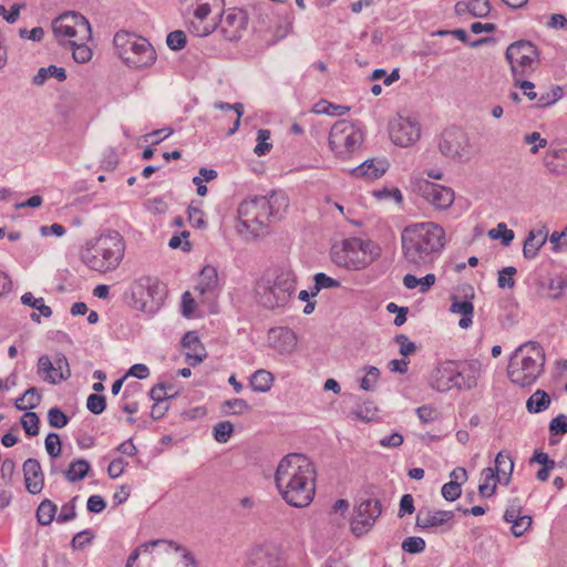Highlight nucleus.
<instances>
[{"instance_id":"obj_1","label":"nucleus","mask_w":567,"mask_h":567,"mask_svg":"<svg viewBox=\"0 0 567 567\" xmlns=\"http://www.w3.org/2000/svg\"><path fill=\"white\" fill-rule=\"evenodd\" d=\"M317 472L303 454L290 453L281 458L276 474V487L282 499L292 507H307L316 494Z\"/></svg>"},{"instance_id":"obj_2","label":"nucleus","mask_w":567,"mask_h":567,"mask_svg":"<svg viewBox=\"0 0 567 567\" xmlns=\"http://www.w3.org/2000/svg\"><path fill=\"white\" fill-rule=\"evenodd\" d=\"M401 246L405 264L416 268L427 267L442 255L446 234L436 223H413L403 228Z\"/></svg>"},{"instance_id":"obj_3","label":"nucleus","mask_w":567,"mask_h":567,"mask_svg":"<svg viewBox=\"0 0 567 567\" xmlns=\"http://www.w3.org/2000/svg\"><path fill=\"white\" fill-rule=\"evenodd\" d=\"M125 249L123 237L117 231H109L85 243L81 260L91 270L105 275L120 267Z\"/></svg>"},{"instance_id":"obj_4","label":"nucleus","mask_w":567,"mask_h":567,"mask_svg":"<svg viewBox=\"0 0 567 567\" xmlns=\"http://www.w3.org/2000/svg\"><path fill=\"white\" fill-rule=\"evenodd\" d=\"M380 256V248L371 240L352 237L331 248L333 264L347 270H362Z\"/></svg>"},{"instance_id":"obj_5","label":"nucleus","mask_w":567,"mask_h":567,"mask_svg":"<svg viewBox=\"0 0 567 567\" xmlns=\"http://www.w3.org/2000/svg\"><path fill=\"white\" fill-rule=\"evenodd\" d=\"M113 44L118 58L132 69L151 68L157 59L153 45L144 37L128 31L115 33Z\"/></svg>"},{"instance_id":"obj_6","label":"nucleus","mask_w":567,"mask_h":567,"mask_svg":"<svg viewBox=\"0 0 567 567\" xmlns=\"http://www.w3.org/2000/svg\"><path fill=\"white\" fill-rule=\"evenodd\" d=\"M297 276L289 269H281L274 281L262 278L257 281L255 291L258 302L265 308L275 309L288 305L296 292Z\"/></svg>"},{"instance_id":"obj_7","label":"nucleus","mask_w":567,"mask_h":567,"mask_svg":"<svg viewBox=\"0 0 567 567\" xmlns=\"http://www.w3.org/2000/svg\"><path fill=\"white\" fill-rule=\"evenodd\" d=\"M124 297L132 309L153 316L163 305V288L156 278L144 276L130 285Z\"/></svg>"},{"instance_id":"obj_8","label":"nucleus","mask_w":567,"mask_h":567,"mask_svg":"<svg viewBox=\"0 0 567 567\" xmlns=\"http://www.w3.org/2000/svg\"><path fill=\"white\" fill-rule=\"evenodd\" d=\"M440 153L456 163H468L478 153V147L470 135L457 127L445 130L437 141Z\"/></svg>"},{"instance_id":"obj_9","label":"nucleus","mask_w":567,"mask_h":567,"mask_svg":"<svg viewBox=\"0 0 567 567\" xmlns=\"http://www.w3.org/2000/svg\"><path fill=\"white\" fill-rule=\"evenodd\" d=\"M362 128L349 121L342 120L334 123L329 133V146L336 156L347 158L363 143Z\"/></svg>"},{"instance_id":"obj_10","label":"nucleus","mask_w":567,"mask_h":567,"mask_svg":"<svg viewBox=\"0 0 567 567\" xmlns=\"http://www.w3.org/2000/svg\"><path fill=\"white\" fill-rule=\"evenodd\" d=\"M52 30L60 42L69 44L73 41H89L92 38V30L87 19L73 11L65 12L54 19Z\"/></svg>"},{"instance_id":"obj_11","label":"nucleus","mask_w":567,"mask_h":567,"mask_svg":"<svg viewBox=\"0 0 567 567\" xmlns=\"http://www.w3.org/2000/svg\"><path fill=\"white\" fill-rule=\"evenodd\" d=\"M505 55L511 64L516 85L523 90L524 95L532 100V82L520 80L525 69L532 64V42L528 40L516 41L507 48Z\"/></svg>"},{"instance_id":"obj_12","label":"nucleus","mask_w":567,"mask_h":567,"mask_svg":"<svg viewBox=\"0 0 567 567\" xmlns=\"http://www.w3.org/2000/svg\"><path fill=\"white\" fill-rule=\"evenodd\" d=\"M188 13L193 14L188 30L196 37H207L216 28V23L207 22L206 19L215 8H220L224 0H183Z\"/></svg>"},{"instance_id":"obj_13","label":"nucleus","mask_w":567,"mask_h":567,"mask_svg":"<svg viewBox=\"0 0 567 567\" xmlns=\"http://www.w3.org/2000/svg\"><path fill=\"white\" fill-rule=\"evenodd\" d=\"M37 374L48 384H60L71 378L69 360L62 352L55 353L53 358L42 354L37 362Z\"/></svg>"},{"instance_id":"obj_14","label":"nucleus","mask_w":567,"mask_h":567,"mask_svg":"<svg viewBox=\"0 0 567 567\" xmlns=\"http://www.w3.org/2000/svg\"><path fill=\"white\" fill-rule=\"evenodd\" d=\"M532 342L519 346L512 354L508 363V377L511 381L522 388L532 384Z\"/></svg>"},{"instance_id":"obj_15","label":"nucleus","mask_w":567,"mask_h":567,"mask_svg":"<svg viewBox=\"0 0 567 567\" xmlns=\"http://www.w3.org/2000/svg\"><path fill=\"white\" fill-rule=\"evenodd\" d=\"M389 135L394 145L409 147L420 140L421 125L415 117L399 115L390 122Z\"/></svg>"},{"instance_id":"obj_16","label":"nucleus","mask_w":567,"mask_h":567,"mask_svg":"<svg viewBox=\"0 0 567 567\" xmlns=\"http://www.w3.org/2000/svg\"><path fill=\"white\" fill-rule=\"evenodd\" d=\"M254 204L259 216V225H264L267 228L269 219L281 218L286 212L289 199L284 192H272L269 196H255L252 197Z\"/></svg>"},{"instance_id":"obj_17","label":"nucleus","mask_w":567,"mask_h":567,"mask_svg":"<svg viewBox=\"0 0 567 567\" xmlns=\"http://www.w3.org/2000/svg\"><path fill=\"white\" fill-rule=\"evenodd\" d=\"M245 567H284L281 551L271 544L255 546L247 554Z\"/></svg>"},{"instance_id":"obj_18","label":"nucleus","mask_w":567,"mask_h":567,"mask_svg":"<svg viewBox=\"0 0 567 567\" xmlns=\"http://www.w3.org/2000/svg\"><path fill=\"white\" fill-rule=\"evenodd\" d=\"M381 514L378 499L362 501L357 507V514L351 523V529L357 536L365 534Z\"/></svg>"},{"instance_id":"obj_19","label":"nucleus","mask_w":567,"mask_h":567,"mask_svg":"<svg viewBox=\"0 0 567 567\" xmlns=\"http://www.w3.org/2000/svg\"><path fill=\"white\" fill-rule=\"evenodd\" d=\"M419 190L424 200L436 209H447L454 203V192L450 187L424 181L420 183Z\"/></svg>"},{"instance_id":"obj_20","label":"nucleus","mask_w":567,"mask_h":567,"mask_svg":"<svg viewBox=\"0 0 567 567\" xmlns=\"http://www.w3.org/2000/svg\"><path fill=\"white\" fill-rule=\"evenodd\" d=\"M248 22L247 14L241 9H229L220 18L219 28L224 38L228 41H238Z\"/></svg>"},{"instance_id":"obj_21","label":"nucleus","mask_w":567,"mask_h":567,"mask_svg":"<svg viewBox=\"0 0 567 567\" xmlns=\"http://www.w3.org/2000/svg\"><path fill=\"white\" fill-rule=\"evenodd\" d=\"M254 204L252 197L243 200L238 207V230L240 234H249L254 237L260 236L265 231V226L259 225V216Z\"/></svg>"},{"instance_id":"obj_22","label":"nucleus","mask_w":567,"mask_h":567,"mask_svg":"<svg viewBox=\"0 0 567 567\" xmlns=\"http://www.w3.org/2000/svg\"><path fill=\"white\" fill-rule=\"evenodd\" d=\"M456 361L444 360L439 362L429 377V385L441 393L454 389Z\"/></svg>"},{"instance_id":"obj_23","label":"nucleus","mask_w":567,"mask_h":567,"mask_svg":"<svg viewBox=\"0 0 567 567\" xmlns=\"http://www.w3.org/2000/svg\"><path fill=\"white\" fill-rule=\"evenodd\" d=\"M474 298V290L472 287L464 289L463 296L453 295L451 297L450 311L455 315H460L458 327L462 329H468L473 324L474 317V305L472 302Z\"/></svg>"},{"instance_id":"obj_24","label":"nucleus","mask_w":567,"mask_h":567,"mask_svg":"<svg viewBox=\"0 0 567 567\" xmlns=\"http://www.w3.org/2000/svg\"><path fill=\"white\" fill-rule=\"evenodd\" d=\"M267 341L269 347L280 354H291L298 344L297 334L288 327L271 328Z\"/></svg>"},{"instance_id":"obj_25","label":"nucleus","mask_w":567,"mask_h":567,"mask_svg":"<svg viewBox=\"0 0 567 567\" xmlns=\"http://www.w3.org/2000/svg\"><path fill=\"white\" fill-rule=\"evenodd\" d=\"M454 389L471 390L477 385L481 375V365L477 361L457 362Z\"/></svg>"},{"instance_id":"obj_26","label":"nucleus","mask_w":567,"mask_h":567,"mask_svg":"<svg viewBox=\"0 0 567 567\" xmlns=\"http://www.w3.org/2000/svg\"><path fill=\"white\" fill-rule=\"evenodd\" d=\"M22 468L27 491L33 495L41 493L44 486V475L40 462L35 458H28Z\"/></svg>"},{"instance_id":"obj_27","label":"nucleus","mask_w":567,"mask_h":567,"mask_svg":"<svg viewBox=\"0 0 567 567\" xmlns=\"http://www.w3.org/2000/svg\"><path fill=\"white\" fill-rule=\"evenodd\" d=\"M219 288L217 269L214 266L206 265L200 270L196 285L195 291L203 298L214 297Z\"/></svg>"},{"instance_id":"obj_28","label":"nucleus","mask_w":567,"mask_h":567,"mask_svg":"<svg viewBox=\"0 0 567 567\" xmlns=\"http://www.w3.org/2000/svg\"><path fill=\"white\" fill-rule=\"evenodd\" d=\"M454 518L452 511L424 509L416 516V526L423 529L440 527L450 523Z\"/></svg>"},{"instance_id":"obj_29","label":"nucleus","mask_w":567,"mask_h":567,"mask_svg":"<svg viewBox=\"0 0 567 567\" xmlns=\"http://www.w3.org/2000/svg\"><path fill=\"white\" fill-rule=\"evenodd\" d=\"M389 164L384 158H370L351 171L352 176L373 181L381 177L388 169Z\"/></svg>"},{"instance_id":"obj_30","label":"nucleus","mask_w":567,"mask_h":567,"mask_svg":"<svg viewBox=\"0 0 567 567\" xmlns=\"http://www.w3.org/2000/svg\"><path fill=\"white\" fill-rule=\"evenodd\" d=\"M544 165L550 173L567 174V150L550 148L544 158Z\"/></svg>"},{"instance_id":"obj_31","label":"nucleus","mask_w":567,"mask_h":567,"mask_svg":"<svg viewBox=\"0 0 567 567\" xmlns=\"http://www.w3.org/2000/svg\"><path fill=\"white\" fill-rule=\"evenodd\" d=\"M495 473L497 474L498 484L506 485L509 482L514 470V462L508 454L499 452L495 458Z\"/></svg>"},{"instance_id":"obj_32","label":"nucleus","mask_w":567,"mask_h":567,"mask_svg":"<svg viewBox=\"0 0 567 567\" xmlns=\"http://www.w3.org/2000/svg\"><path fill=\"white\" fill-rule=\"evenodd\" d=\"M272 383V373L264 369L255 371L249 380L250 388L252 391L258 393H266L270 391Z\"/></svg>"},{"instance_id":"obj_33","label":"nucleus","mask_w":567,"mask_h":567,"mask_svg":"<svg viewBox=\"0 0 567 567\" xmlns=\"http://www.w3.org/2000/svg\"><path fill=\"white\" fill-rule=\"evenodd\" d=\"M497 474L493 467H486L481 473V483L478 492L483 497L492 496L495 493L497 484Z\"/></svg>"},{"instance_id":"obj_34","label":"nucleus","mask_w":567,"mask_h":567,"mask_svg":"<svg viewBox=\"0 0 567 567\" xmlns=\"http://www.w3.org/2000/svg\"><path fill=\"white\" fill-rule=\"evenodd\" d=\"M90 468L91 465L86 460H74L73 462H71L68 470L64 472L65 478L71 483L79 482L87 475Z\"/></svg>"},{"instance_id":"obj_35","label":"nucleus","mask_w":567,"mask_h":567,"mask_svg":"<svg viewBox=\"0 0 567 567\" xmlns=\"http://www.w3.org/2000/svg\"><path fill=\"white\" fill-rule=\"evenodd\" d=\"M41 393L37 388H29L22 396L16 400V408L21 411H27L37 408L41 402Z\"/></svg>"},{"instance_id":"obj_36","label":"nucleus","mask_w":567,"mask_h":567,"mask_svg":"<svg viewBox=\"0 0 567 567\" xmlns=\"http://www.w3.org/2000/svg\"><path fill=\"white\" fill-rule=\"evenodd\" d=\"M49 78H55L59 81L66 79V72L63 68L56 65H49L48 68H41L32 79L34 85H42Z\"/></svg>"},{"instance_id":"obj_37","label":"nucleus","mask_w":567,"mask_h":567,"mask_svg":"<svg viewBox=\"0 0 567 567\" xmlns=\"http://www.w3.org/2000/svg\"><path fill=\"white\" fill-rule=\"evenodd\" d=\"M56 509V505L52 501H42L37 508L38 523L43 526L50 525L55 518Z\"/></svg>"},{"instance_id":"obj_38","label":"nucleus","mask_w":567,"mask_h":567,"mask_svg":"<svg viewBox=\"0 0 567 567\" xmlns=\"http://www.w3.org/2000/svg\"><path fill=\"white\" fill-rule=\"evenodd\" d=\"M20 300L23 306L38 310L44 318H50L52 316L51 308L45 305L42 297L37 298L32 292H24Z\"/></svg>"},{"instance_id":"obj_39","label":"nucleus","mask_w":567,"mask_h":567,"mask_svg":"<svg viewBox=\"0 0 567 567\" xmlns=\"http://www.w3.org/2000/svg\"><path fill=\"white\" fill-rule=\"evenodd\" d=\"M177 391L171 384L159 383L154 385L150 391V396L154 402H166L167 400L175 398Z\"/></svg>"},{"instance_id":"obj_40","label":"nucleus","mask_w":567,"mask_h":567,"mask_svg":"<svg viewBox=\"0 0 567 567\" xmlns=\"http://www.w3.org/2000/svg\"><path fill=\"white\" fill-rule=\"evenodd\" d=\"M250 410L249 404L244 399L227 400L221 405V412L225 415H241Z\"/></svg>"},{"instance_id":"obj_41","label":"nucleus","mask_w":567,"mask_h":567,"mask_svg":"<svg viewBox=\"0 0 567 567\" xmlns=\"http://www.w3.org/2000/svg\"><path fill=\"white\" fill-rule=\"evenodd\" d=\"M564 95V89L559 85H553L546 93H542L537 97V107H547L555 104Z\"/></svg>"},{"instance_id":"obj_42","label":"nucleus","mask_w":567,"mask_h":567,"mask_svg":"<svg viewBox=\"0 0 567 567\" xmlns=\"http://www.w3.org/2000/svg\"><path fill=\"white\" fill-rule=\"evenodd\" d=\"M271 133L269 130L260 128L257 132L256 137V146L254 148V153L257 156H264L268 154L272 148V143L270 142Z\"/></svg>"},{"instance_id":"obj_43","label":"nucleus","mask_w":567,"mask_h":567,"mask_svg":"<svg viewBox=\"0 0 567 567\" xmlns=\"http://www.w3.org/2000/svg\"><path fill=\"white\" fill-rule=\"evenodd\" d=\"M87 41H73L70 45L72 49L73 59L78 63H86L92 59V50L89 45H86Z\"/></svg>"},{"instance_id":"obj_44","label":"nucleus","mask_w":567,"mask_h":567,"mask_svg":"<svg viewBox=\"0 0 567 567\" xmlns=\"http://www.w3.org/2000/svg\"><path fill=\"white\" fill-rule=\"evenodd\" d=\"M364 371L365 374L360 379V388L363 391H372L379 381L380 371L373 365L365 367Z\"/></svg>"},{"instance_id":"obj_45","label":"nucleus","mask_w":567,"mask_h":567,"mask_svg":"<svg viewBox=\"0 0 567 567\" xmlns=\"http://www.w3.org/2000/svg\"><path fill=\"white\" fill-rule=\"evenodd\" d=\"M491 239H499L504 246H508L514 239V231L508 229L506 224L499 223L495 228L488 230Z\"/></svg>"},{"instance_id":"obj_46","label":"nucleus","mask_w":567,"mask_h":567,"mask_svg":"<svg viewBox=\"0 0 567 567\" xmlns=\"http://www.w3.org/2000/svg\"><path fill=\"white\" fill-rule=\"evenodd\" d=\"M44 446L48 455L51 458H58L62 452L60 435L55 432L49 433L44 440Z\"/></svg>"},{"instance_id":"obj_47","label":"nucleus","mask_w":567,"mask_h":567,"mask_svg":"<svg viewBox=\"0 0 567 567\" xmlns=\"http://www.w3.org/2000/svg\"><path fill=\"white\" fill-rule=\"evenodd\" d=\"M373 196L379 200H391L395 204L403 202V195L398 187H382L373 190Z\"/></svg>"},{"instance_id":"obj_48","label":"nucleus","mask_w":567,"mask_h":567,"mask_svg":"<svg viewBox=\"0 0 567 567\" xmlns=\"http://www.w3.org/2000/svg\"><path fill=\"white\" fill-rule=\"evenodd\" d=\"M39 416L34 412H25L21 417V424L29 436H35L39 433Z\"/></svg>"},{"instance_id":"obj_49","label":"nucleus","mask_w":567,"mask_h":567,"mask_svg":"<svg viewBox=\"0 0 567 567\" xmlns=\"http://www.w3.org/2000/svg\"><path fill=\"white\" fill-rule=\"evenodd\" d=\"M213 432H214V439L218 443H226L229 441V439L234 432V425L228 421L219 422L214 425Z\"/></svg>"},{"instance_id":"obj_50","label":"nucleus","mask_w":567,"mask_h":567,"mask_svg":"<svg viewBox=\"0 0 567 567\" xmlns=\"http://www.w3.org/2000/svg\"><path fill=\"white\" fill-rule=\"evenodd\" d=\"M567 288V278L563 275H557L549 279L548 291L553 299H558L564 290Z\"/></svg>"},{"instance_id":"obj_51","label":"nucleus","mask_w":567,"mask_h":567,"mask_svg":"<svg viewBox=\"0 0 567 567\" xmlns=\"http://www.w3.org/2000/svg\"><path fill=\"white\" fill-rule=\"evenodd\" d=\"M186 33L182 30H175L167 34L166 44L173 51H178L186 45Z\"/></svg>"},{"instance_id":"obj_52","label":"nucleus","mask_w":567,"mask_h":567,"mask_svg":"<svg viewBox=\"0 0 567 567\" xmlns=\"http://www.w3.org/2000/svg\"><path fill=\"white\" fill-rule=\"evenodd\" d=\"M86 408L91 413L100 415L106 408L105 396L96 393L90 394L86 400Z\"/></svg>"},{"instance_id":"obj_53","label":"nucleus","mask_w":567,"mask_h":567,"mask_svg":"<svg viewBox=\"0 0 567 567\" xmlns=\"http://www.w3.org/2000/svg\"><path fill=\"white\" fill-rule=\"evenodd\" d=\"M48 422L52 427L62 429L68 425L69 417L59 408H52L48 412Z\"/></svg>"},{"instance_id":"obj_54","label":"nucleus","mask_w":567,"mask_h":567,"mask_svg":"<svg viewBox=\"0 0 567 567\" xmlns=\"http://www.w3.org/2000/svg\"><path fill=\"white\" fill-rule=\"evenodd\" d=\"M349 109L346 106L334 105L326 101H322L315 105V112L318 114L343 115Z\"/></svg>"},{"instance_id":"obj_55","label":"nucleus","mask_w":567,"mask_h":567,"mask_svg":"<svg viewBox=\"0 0 567 567\" xmlns=\"http://www.w3.org/2000/svg\"><path fill=\"white\" fill-rule=\"evenodd\" d=\"M402 549L409 554H420L425 549V540L422 537H408L402 543Z\"/></svg>"},{"instance_id":"obj_56","label":"nucleus","mask_w":567,"mask_h":567,"mask_svg":"<svg viewBox=\"0 0 567 567\" xmlns=\"http://www.w3.org/2000/svg\"><path fill=\"white\" fill-rule=\"evenodd\" d=\"M313 281L316 282L317 290L339 288L341 286L339 280L329 277L324 272H317L313 276Z\"/></svg>"},{"instance_id":"obj_57","label":"nucleus","mask_w":567,"mask_h":567,"mask_svg":"<svg viewBox=\"0 0 567 567\" xmlns=\"http://www.w3.org/2000/svg\"><path fill=\"white\" fill-rule=\"evenodd\" d=\"M188 219L193 227L204 228L206 226L205 214L199 206L192 204L188 207Z\"/></svg>"},{"instance_id":"obj_58","label":"nucleus","mask_w":567,"mask_h":567,"mask_svg":"<svg viewBox=\"0 0 567 567\" xmlns=\"http://www.w3.org/2000/svg\"><path fill=\"white\" fill-rule=\"evenodd\" d=\"M441 494L447 502L456 501L462 494V486L456 482H447L442 486Z\"/></svg>"},{"instance_id":"obj_59","label":"nucleus","mask_w":567,"mask_h":567,"mask_svg":"<svg viewBox=\"0 0 567 567\" xmlns=\"http://www.w3.org/2000/svg\"><path fill=\"white\" fill-rule=\"evenodd\" d=\"M491 11L488 0H470V14L476 18H484Z\"/></svg>"},{"instance_id":"obj_60","label":"nucleus","mask_w":567,"mask_h":567,"mask_svg":"<svg viewBox=\"0 0 567 567\" xmlns=\"http://www.w3.org/2000/svg\"><path fill=\"white\" fill-rule=\"evenodd\" d=\"M128 463L122 457L113 458L107 466V475L115 480L123 475Z\"/></svg>"},{"instance_id":"obj_61","label":"nucleus","mask_w":567,"mask_h":567,"mask_svg":"<svg viewBox=\"0 0 567 567\" xmlns=\"http://www.w3.org/2000/svg\"><path fill=\"white\" fill-rule=\"evenodd\" d=\"M516 274L515 267H505L498 274L497 284L499 288H513L515 285L514 275Z\"/></svg>"},{"instance_id":"obj_62","label":"nucleus","mask_w":567,"mask_h":567,"mask_svg":"<svg viewBox=\"0 0 567 567\" xmlns=\"http://www.w3.org/2000/svg\"><path fill=\"white\" fill-rule=\"evenodd\" d=\"M168 546L176 553H181V561L184 567H197L195 557L187 549L173 542H169Z\"/></svg>"},{"instance_id":"obj_63","label":"nucleus","mask_w":567,"mask_h":567,"mask_svg":"<svg viewBox=\"0 0 567 567\" xmlns=\"http://www.w3.org/2000/svg\"><path fill=\"white\" fill-rule=\"evenodd\" d=\"M93 539V533L91 529H84L74 535L71 542L73 549H83Z\"/></svg>"},{"instance_id":"obj_64","label":"nucleus","mask_w":567,"mask_h":567,"mask_svg":"<svg viewBox=\"0 0 567 567\" xmlns=\"http://www.w3.org/2000/svg\"><path fill=\"white\" fill-rule=\"evenodd\" d=\"M549 431L553 434H565L567 433V416L559 414L554 417L549 423Z\"/></svg>"}]
</instances>
